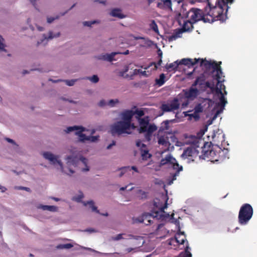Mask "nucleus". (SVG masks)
<instances>
[{
  "instance_id": "obj_54",
  "label": "nucleus",
  "mask_w": 257,
  "mask_h": 257,
  "mask_svg": "<svg viewBox=\"0 0 257 257\" xmlns=\"http://www.w3.org/2000/svg\"><path fill=\"white\" fill-rule=\"evenodd\" d=\"M138 193L141 195L142 199H146L147 198V193L142 190H139Z\"/></svg>"
},
{
  "instance_id": "obj_25",
  "label": "nucleus",
  "mask_w": 257,
  "mask_h": 257,
  "mask_svg": "<svg viewBox=\"0 0 257 257\" xmlns=\"http://www.w3.org/2000/svg\"><path fill=\"white\" fill-rule=\"evenodd\" d=\"M183 32H184L182 29H178L175 30L173 34L171 36H169L168 38L169 41H173L178 38H181L182 37V34Z\"/></svg>"
},
{
  "instance_id": "obj_16",
  "label": "nucleus",
  "mask_w": 257,
  "mask_h": 257,
  "mask_svg": "<svg viewBox=\"0 0 257 257\" xmlns=\"http://www.w3.org/2000/svg\"><path fill=\"white\" fill-rule=\"evenodd\" d=\"M179 107V104L178 99L174 98L170 104H163L161 106V110L164 112H170L177 110Z\"/></svg>"
},
{
  "instance_id": "obj_17",
  "label": "nucleus",
  "mask_w": 257,
  "mask_h": 257,
  "mask_svg": "<svg viewBox=\"0 0 257 257\" xmlns=\"http://www.w3.org/2000/svg\"><path fill=\"white\" fill-rule=\"evenodd\" d=\"M217 159H215L213 162H215L219 161H223L225 159H228V150L227 149L223 148L221 149L219 146L217 145Z\"/></svg>"
},
{
  "instance_id": "obj_31",
  "label": "nucleus",
  "mask_w": 257,
  "mask_h": 257,
  "mask_svg": "<svg viewBox=\"0 0 257 257\" xmlns=\"http://www.w3.org/2000/svg\"><path fill=\"white\" fill-rule=\"evenodd\" d=\"M214 101L210 98H203V100L200 103L203 106L204 109L209 108L214 104Z\"/></svg>"
},
{
  "instance_id": "obj_9",
  "label": "nucleus",
  "mask_w": 257,
  "mask_h": 257,
  "mask_svg": "<svg viewBox=\"0 0 257 257\" xmlns=\"http://www.w3.org/2000/svg\"><path fill=\"white\" fill-rule=\"evenodd\" d=\"M43 157L48 160L50 164L53 165L58 164L60 166L61 171L63 173H65L63 169V165L61 160H59V156L55 155L50 152H45L43 153Z\"/></svg>"
},
{
  "instance_id": "obj_7",
  "label": "nucleus",
  "mask_w": 257,
  "mask_h": 257,
  "mask_svg": "<svg viewBox=\"0 0 257 257\" xmlns=\"http://www.w3.org/2000/svg\"><path fill=\"white\" fill-rule=\"evenodd\" d=\"M160 164L161 165L170 164L173 169L176 170V172L172 175V178L168 180V184L171 185L173 181L176 179V177L179 175V172L183 170V167L179 165L175 158L173 157L171 154L168 155L165 158H163L161 160Z\"/></svg>"
},
{
  "instance_id": "obj_49",
  "label": "nucleus",
  "mask_w": 257,
  "mask_h": 257,
  "mask_svg": "<svg viewBox=\"0 0 257 257\" xmlns=\"http://www.w3.org/2000/svg\"><path fill=\"white\" fill-rule=\"evenodd\" d=\"M96 23H98V21L96 20L91 21H84L83 22V25L84 26L91 27L92 25Z\"/></svg>"
},
{
  "instance_id": "obj_35",
  "label": "nucleus",
  "mask_w": 257,
  "mask_h": 257,
  "mask_svg": "<svg viewBox=\"0 0 257 257\" xmlns=\"http://www.w3.org/2000/svg\"><path fill=\"white\" fill-rule=\"evenodd\" d=\"M157 127L154 124H149L146 128V132H148V135L151 136L152 133L156 131Z\"/></svg>"
},
{
  "instance_id": "obj_63",
  "label": "nucleus",
  "mask_w": 257,
  "mask_h": 257,
  "mask_svg": "<svg viewBox=\"0 0 257 257\" xmlns=\"http://www.w3.org/2000/svg\"><path fill=\"white\" fill-rule=\"evenodd\" d=\"M18 189L19 190H25L27 192H30L31 191V189L30 188H28V187H23V186H20L18 187Z\"/></svg>"
},
{
  "instance_id": "obj_38",
  "label": "nucleus",
  "mask_w": 257,
  "mask_h": 257,
  "mask_svg": "<svg viewBox=\"0 0 257 257\" xmlns=\"http://www.w3.org/2000/svg\"><path fill=\"white\" fill-rule=\"evenodd\" d=\"M205 87L210 89L211 93H215V92H216V91H217V89H216L217 88H215V85H214V84L213 83H211V82H210L209 81H206L205 82Z\"/></svg>"
},
{
  "instance_id": "obj_44",
  "label": "nucleus",
  "mask_w": 257,
  "mask_h": 257,
  "mask_svg": "<svg viewBox=\"0 0 257 257\" xmlns=\"http://www.w3.org/2000/svg\"><path fill=\"white\" fill-rule=\"evenodd\" d=\"M189 249H190V248L188 245L186 247L185 252L184 253H181L179 257H192V254L189 251Z\"/></svg>"
},
{
  "instance_id": "obj_14",
  "label": "nucleus",
  "mask_w": 257,
  "mask_h": 257,
  "mask_svg": "<svg viewBox=\"0 0 257 257\" xmlns=\"http://www.w3.org/2000/svg\"><path fill=\"white\" fill-rule=\"evenodd\" d=\"M119 52H113L111 53H102L94 56V58L98 60H102L109 62H111L113 61H116L117 59L115 58L116 55Z\"/></svg>"
},
{
  "instance_id": "obj_41",
  "label": "nucleus",
  "mask_w": 257,
  "mask_h": 257,
  "mask_svg": "<svg viewBox=\"0 0 257 257\" xmlns=\"http://www.w3.org/2000/svg\"><path fill=\"white\" fill-rule=\"evenodd\" d=\"M73 246L71 243L60 244L56 246V248L59 249H69Z\"/></svg>"
},
{
  "instance_id": "obj_15",
  "label": "nucleus",
  "mask_w": 257,
  "mask_h": 257,
  "mask_svg": "<svg viewBox=\"0 0 257 257\" xmlns=\"http://www.w3.org/2000/svg\"><path fill=\"white\" fill-rule=\"evenodd\" d=\"M182 92L185 98L188 99L193 100L199 93V90L195 87H190L189 89H183Z\"/></svg>"
},
{
  "instance_id": "obj_42",
  "label": "nucleus",
  "mask_w": 257,
  "mask_h": 257,
  "mask_svg": "<svg viewBox=\"0 0 257 257\" xmlns=\"http://www.w3.org/2000/svg\"><path fill=\"white\" fill-rule=\"evenodd\" d=\"M117 170L120 171L119 177H121L126 172L130 171V166L122 167L119 168Z\"/></svg>"
},
{
  "instance_id": "obj_1",
  "label": "nucleus",
  "mask_w": 257,
  "mask_h": 257,
  "mask_svg": "<svg viewBox=\"0 0 257 257\" xmlns=\"http://www.w3.org/2000/svg\"><path fill=\"white\" fill-rule=\"evenodd\" d=\"M162 200L156 198L153 202L154 208L152 209L151 213L144 214L142 218L138 219L137 220L139 222H144L148 225L151 224L152 220L151 218L161 220L162 221L166 220L170 217L169 213L166 212L164 210L168 207V200L169 199L167 194L162 195Z\"/></svg>"
},
{
  "instance_id": "obj_20",
  "label": "nucleus",
  "mask_w": 257,
  "mask_h": 257,
  "mask_svg": "<svg viewBox=\"0 0 257 257\" xmlns=\"http://www.w3.org/2000/svg\"><path fill=\"white\" fill-rule=\"evenodd\" d=\"M215 95L219 97V102L217 103V105L220 107V109L223 110L225 105L227 103L226 98L225 97L222 91L220 90V88H217Z\"/></svg>"
},
{
  "instance_id": "obj_30",
  "label": "nucleus",
  "mask_w": 257,
  "mask_h": 257,
  "mask_svg": "<svg viewBox=\"0 0 257 257\" xmlns=\"http://www.w3.org/2000/svg\"><path fill=\"white\" fill-rule=\"evenodd\" d=\"M143 40V41L142 43L140 44V46L142 47L150 48L154 45L157 46V45L155 44L153 41L151 40L148 38L144 37Z\"/></svg>"
},
{
  "instance_id": "obj_24",
  "label": "nucleus",
  "mask_w": 257,
  "mask_h": 257,
  "mask_svg": "<svg viewBox=\"0 0 257 257\" xmlns=\"http://www.w3.org/2000/svg\"><path fill=\"white\" fill-rule=\"evenodd\" d=\"M110 15L119 19L125 18V16L121 13V10L119 8L113 9L110 13Z\"/></svg>"
},
{
  "instance_id": "obj_6",
  "label": "nucleus",
  "mask_w": 257,
  "mask_h": 257,
  "mask_svg": "<svg viewBox=\"0 0 257 257\" xmlns=\"http://www.w3.org/2000/svg\"><path fill=\"white\" fill-rule=\"evenodd\" d=\"M182 15L183 18H188L194 24L200 21H202L205 23L210 21L209 18L206 17V14L203 13V11L198 8H193L189 11L183 12Z\"/></svg>"
},
{
  "instance_id": "obj_57",
  "label": "nucleus",
  "mask_w": 257,
  "mask_h": 257,
  "mask_svg": "<svg viewBox=\"0 0 257 257\" xmlns=\"http://www.w3.org/2000/svg\"><path fill=\"white\" fill-rule=\"evenodd\" d=\"M77 131L75 133H82L84 132H85L86 131V128L82 126H78Z\"/></svg>"
},
{
  "instance_id": "obj_40",
  "label": "nucleus",
  "mask_w": 257,
  "mask_h": 257,
  "mask_svg": "<svg viewBox=\"0 0 257 257\" xmlns=\"http://www.w3.org/2000/svg\"><path fill=\"white\" fill-rule=\"evenodd\" d=\"M82 79L89 80L94 83H96L99 81V77L97 75H93L91 77H85L82 78Z\"/></svg>"
},
{
  "instance_id": "obj_11",
  "label": "nucleus",
  "mask_w": 257,
  "mask_h": 257,
  "mask_svg": "<svg viewBox=\"0 0 257 257\" xmlns=\"http://www.w3.org/2000/svg\"><path fill=\"white\" fill-rule=\"evenodd\" d=\"M199 151L197 150L196 148L190 147H188L186 149H185L181 155V157L183 159H187V163H190L191 162L194 161V160H190L189 157H196L198 156Z\"/></svg>"
},
{
  "instance_id": "obj_47",
  "label": "nucleus",
  "mask_w": 257,
  "mask_h": 257,
  "mask_svg": "<svg viewBox=\"0 0 257 257\" xmlns=\"http://www.w3.org/2000/svg\"><path fill=\"white\" fill-rule=\"evenodd\" d=\"M189 120H191L193 118L196 120L197 121L200 119V115L195 113V112H193V113H190L188 115Z\"/></svg>"
},
{
  "instance_id": "obj_26",
  "label": "nucleus",
  "mask_w": 257,
  "mask_h": 257,
  "mask_svg": "<svg viewBox=\"0 0 257 257\" xmlns=\"http://www.w3.org/2000/svg\"><path fill=\"white\" fill-rule=\"evenodd\" d=\"M163 3H158L157 7L161 9H169L172 10V2L171 0H161Z\"/></svg>"
},
{
  "instance_id": "obj_27",
  "label": "nucleus",
  "mask_w": 257,
  "mask_h": 257,
  "mask_svg": "<svg viewBox=\"0 0 257 257\" xmlns=\"http://www.w3.org/2000/svg\"><path fill=\"white\" fill-rule=\"evenodd\" d=\"M193 23H192L188 19V20L184 21L182 29L184 32H190L193 29Z\"/></svg>"
},
{
  "instance_id": "obj_10",
  "label": "nucleus",
  "mask_w": 257,
  "mask_h": 257,
  "mask_svg": "<svg viewBox=\"0 0 257 257\" xmlns=\"http://www.w3.org/2000/svg\"><path fill=\"white\" fill-rule=\"evenodd\" d=\"M67 164L68 166H73L76 167L80 162L84 165H86L87 160L81 155L78 156H68L66 158Z\"/></svg>"
},
{
  "instance_id": "obj_55",
  "label": "nucleus",
  "mask_w": 257,
  "mask_h": 257,
  "mask_svg": "<svg viewBox=\"0 0 257 257\" xmlns=\"http://www.w3.org/2000/svg\"><path fill=\"white\" fill-rule=\"evenodd\" d=\"M59 16L57 15L56 17H51L47 18V22L49 24L52 23L54 20L58 19Z\"/></svg>"
},
{
  "instance_id": "obj_48",
  "label": "nucleus",
  "mask_w": 257,
  "mask_h": 257,
  "mask_svg": "<svg viewBox=\"0 0 257 257\" xmlns=\"http://www.w3.org/2000/svg\"><path fill=\"white\" fill-rule=\"evenodd\" d=\"M84 197L83 194L82 192H80V194H79L77 196L74 197L73 200L76 201L77 202H81L82 203V199Z\"/></svg>"
},
{
  "instance_id": "obj_4",
  "label": "nucleus",
  "mask_w": 257,
  "mask_h": 257,
  "mask_svg": "<svg viewBox=\"0 0 257 257\" xmlns=\"http://www.w3.org/2000/svg\"><path fill=\"white\" fill-rule=\"evenodd\" d=\"M204 65L206 70L211 73L213 76H215V79L217 81V85L215 86V88H220L221 91L222 89H225V86L222 83L224 81V79H223L221 80V77H224V76L223 75V73L221 67L218 66L216 62H212L209 61H206Z\"/></svg>"
},
{
  "instance_id": "obj_22",
  "label": "nucleus",
  "mask_w": 257,
  "mask_h": 257,
  "mask_svg": "<svg viewBox=\"0 0 257 257\" xmlns=\"http://www.w3.org/2000/svg\"><path fill=\"white\" fill-rule=\"evenodd\" d=\"M140 127L138 129L140 133H145L146 128L149 124V120L147 118H142L139 119Z\"/></svg>"
},
{
  "instance_id": "obj_2",
  "label": "nucleus",
  "mask_w": 257,
  "mask_h": 257,
  "mask_svg": "<svg viewBox=\"0 0 257 257\" xmlns=\"http://www.w3.org/2000/svg\"><path fill=\"white\" fill-rule=\"evenodd\" d=\"M233 2L234 0H216L215 6L212 7L208 2L209 12L206 14V16L209 20H211V21L208 23H212L216 21L224 22L227 18L226 13L229 8L227 4H231Z\"/></svg>"
},
{
  "instance_id": "obj_50",
  "label": "nucleus",
  "mask_w": 257,
  "mask_h": 257,
  "mask_svg": "<svg viewBox=\"0 0 257 257\" xmlns=\"http://www.w3.org/2000/svg\"><path fill=\"white\" fill-rule=\"evenodd\" d=\"M119 103V100L118 99H110L108 102L107 104L111 107H113L117 103Z\"/></svg>"
},
{
  "instance_id": "obj_21",
  "label": "nucleus",
  "mask_w": 257,
  "mask_h": 257,
  "mask_svg": "<svg viewBox=\"0 0 257 257\" xmlns=\"http://www.w3.org/2000/svg\"><path fill=\"white\" fill-rule=\"evenodd\" d=\"M217 156V145L214 149L207 151L204 152L203 155L199 156V158L202 159H205L207 158L214 159L215 160V157Z\"/></svg>"
},
{
  "instance_id": "obj_34",
  "label": "nucleus",
  "mask_w": 257,
  "mask_h": 257,
  "mask_svg": "<svg viewBox=\"0 0 257 257\" xmlns=\"http://www.w3.org/2000/svg\"><path fill=\"white\" fill-rule=\"evenodd\" d=\"M179 60H177L173 63L170 64H167L165 66V68L169 71L171 70H176L178 67L179 66Z\"/></svg>"
},
{
  "instance_id": "obj_52",
  "label": "nucleus",
  "mask_w": 257,
  "mask_h": 257,
  "mask_svg": "<svg viewBox=\"0 0 257 257\" xmlns=\"http://www.w3.org/2000/svg\"><path fill=\"white\" fill-rule=\"evenodd\" d=\"M162 58H160L158 62L157 63H155V62H152L150 63V65L149 67L150 66H152L153 65H154L155 66V69H157L158 68V66H160L162 63Z\"/></svg>"
},
{
  "instance_id": "obj_23",
  "label": "nucleus",
  "mask_w": 257,
  "mask_h": 257,
  "mask_svg": "<svg viewBox=\"0 0 257 257\" xmlns=\"http://www.w3.org/2000/svg\"><path fill=\"white\" fill-rule=\"evenodd\" d=\"M37 208L42 209L44 211L48 210L52 212H56L58 211V207L54 205L39 204L37 206Z\"/></svg>"
},
{
  "instance_id": "obj_8",
  "label": "nucleus",
  "mask_w": 257,
  "mask_h": 257,
  "mask_svg": "<svg viewBox=\"0 0 257 257\" xmlns=\"http://www.w3.org/2000/svg\"><path fill=\"white\" fill-rule=\"evenodd\" d=\"M253 209L251 206L247 203L244 204L240 208L238 213V222L241 225L248 223L252 216Z\"/></svg>"
},
{
  "instance_id": "obj_51",
  "label": "nucleus",
  "mask_w": 257,
  "mask_h": 257,
  "mask_svg": "<svg viewBox=\"0 0 257 257\" xmlns=\"http://www.w3.org/2000/svg\"><path fill=\"white\" fill-rule=\"evenodd\" d=\"M78 125H74L72 126L67 127L66 130H65V132L66 133H70L74 131L77 130Z\"/></svg>"
},
{
  "instance_id": "obj_12",
  "label": "nucleus",
  "mask_w": 257,
  "mask_h": 257,
  "mask_svg": "<svg viewBox=\"0 0 257 257\" xmlns=\"http://www.w3.org/2000/svg\"><path fill=\"white\" fill-rule=\"evenodd\" d=\"M206 60H204L200 58H195L194 59H192L191 58H183L181 59L180 61H179V65H184L188 66V68L193 67L195 64H197L199 61H200V66H204V63Z\"/></svg>"
},
{
  "instance_id": "obj_36",
  "label": "nucleus",
  "mask_w": 257,
  "mask_h": 257,
  "mask_svg": "<svg viewBox=\"0 0 257 257\" xmlns=\"http://www.w3.org/2000/svg\"><path fill=\"white\" fill-rule=\"evenodd\" d=\"M165 75L164 73H162L160 75L159 78H157L155 80L156 84L158 85L159 86L163 85L165 82Z\"/></svg>"
},
{
  "instance_id": "obj_29",
  "label": "nucleus",
  "mask_w": 257,
  "mask_h": 257,
  "mask_svg": "<svg viewBox=\"0 0 257 257\" xmlns=\"http://www.w3.org/2000/svg\"><path fill=\"white\" fill-rule=\"evenodd\" d=\"M175 121V119L166 120L162 122L161 126L159 128V132H162L165 130L169 129V123L174 122Z\"/></svg>"
},
{
  "instance_id": "obj_58",
  "label": "nucleus",
  "mask_w": 257,
  "mask_h": 257,
  "mask_svg": "<svg viewBox=\"0 0 257 257\" xmlns=\"http://www.w3.org/2000/svg\"><path fill=\"white\" fill-rule=\"evenodd\" d=\"M222 111H223V110H222V109H219V110H217L216 111V112H215V114L214 115V116H213V117H212V120H215V119L217 118V117L218 115L219 114H220V113H221V112H222Z\"/></svg>"
},
{
  "instance_id": "obj_45",
  "label": "nucleus",
  "mask_w": 257,
  "mask_h": 257,
  "mask_svg": "<svg viewBox=\"0 0 257 257\" xmlns=\"http://www.w3.org/2000/svg\"><path fill=\"white\" fill-rule=\"evenodd\" d=\"M99 138V136H87V141H89L91 143H96L98 141Z\"/></svg>"
},
{
  "instance_id": "obj_43",
  "label": "nucleus",
  "mask_w": 257,
  "mask_h": 257,
  "mask_svg": "<svg viewBox=\"0 0 257 257\" xmlns=\"http://www.w3.org/2000/svg\"><path fill=\"white\" fill-rule=\"evenodd\" d=\"M150 28L157 34L159 33V29L158 26L156 23L155 20H152L151 24H150Z\"/></svg>"
},
{
  "instance_id": "obj_56",
  "label": "nucleus",
  "mask_w": 257,
  "mask_h": 257,
  "mask_svg": "<svg viewBox=\"0 0 257 257\" xmlns=\"http://www.w3.org/2000/svg\"><path fill=\"white\" fill-rule=\"evenodd\" d=\"M136 146L138 147H139L140 148V149L141 148H146V145L143 143H142V142L140 141V140H138L136 142Z\"/></svg>"
},
{
  "instance_id": "obj_19",
  "label": "nucleus",
  "mask_w": 257,
  "mask_h": 257,
  "mask_svg": "<svg viewBox=\"0 0 257 257\" xmlns=\"http://www.w3.org/2000/svg\"><path fill=\"white\" fill-rule=\"evenodd\" d=\"M134 114V112L132 110H125L120 113L119 116L121 117V120L129 123H133L132 120Z\"/></svg>"
},
{
  "instance_id": "obj_5",
  "label": "nucleus",
  "mask_w": 257,
  "mask_h": 257,
  "mask_svg": "<svg viewBox=\"0 0 257 257\" xmlns=\"http://www.w3.org/2000/svg\"><path fill=\"white\" fill-rule=\"evenodd\" d=\"M135 126L134 123H129L122 120L117 121L110 126V133L112 136L121 135L123 134H131V130H134Z\"/></svg>"
},
{
  "instance_id": "obj_59",
  "label": "nucleus",
  "mask_w": 257,
  "mask_h": 257,
  "mask_svg": "<svg viewBox=\"0 0 257 257\" xmlns=\"http://www.w3.org/2000/svg\"><path fill=\"white\" fill-rule=\"evenodd\" d=\"M106 105V102L104 99L101 100L98 103V105L101 107H103L105 106Z\"/></svg>"
},
{
  "instance_id": "obj_37",
  "label": "nucleus",
  "mask_w": 257,
  "mask_h": 257,
  "mask_svg": "<svg viewBox=\"0 0 257 257\" xmlns=\"http://www.w3.org/2000/svg\"><path fill=\"white\" fill-rule=\"evenodd\" d=\"M76 136L79 137L78 141L81 143H84L87 139V136L83 133H75Z\"/></svg>"
},
{
  "instance_id": "obj_62",
  "label": "nucleus",
  "mask_w": 257,
  "mask_h": 257,
  "mask_svg": "<svg viewBox=\"0 0 257 257\" xmlns=\"http://www.w3.org/2000/svg\"><path fill=\"white\" fill-rule=\"evenodd\" d=\"M163 226H164V224L163 223H160V224H158V225H157V226L156 227V229L155 230L156 234L158 233V232L159 231V230L161 228H162Z\"/></svg>"
},
{
  "instance_id": "obj_53",
  "label": "nucleus",
  "mask_w": 257,
  "mask_h": 257,
  "mask_svg": "<svg viewBox=\"0 0 257 257\" xmlns=\"http://www.w3.org/2000/svg\"><path fill=\"white\" fill-rule=\"evenodd\" d=\"M173 240H175L177 243H180L181 244H183L186 241L187 243L188 244V242L185 237L179 240V237L176 236L175 239H173Z\"/></svg>"
},
{
  "instance_id": "obj_32",
  "label": "nucleus",
  "mask_w": 257,
  "mask_h": 257,
  "mask_svg": "<svg viewBox=\"0 0 257 257\" xmlns=\"http://www.w3.org/2000/svg\"><path fill=\"white\" fill-rule=\"evenodd\" d=\"M84 206L89 205L92 211L95 212L97 213H100L99 211L97 209V207L94 205V202L92 200L87 201L86 202H82Z\"/></svg>"
},
{
  "instance_id": "obj_61",
  "label": "nucleus",
  "mask_w": 257,
  "mask_h": 257,
  "mask_svg": "<svg viewBox=\"0 0 257 257\" xmlns=\"http://www.w3.org/2000/svg\"><path fill=\"white\" fill-rule=\"evenodd\" d=\"M2 40H3L2 37L0 36V50L3 51L5 50V45L3 43Z\"/></svg>"
},
{
  "instance_id": "obj_18",
  "label": "nucleus",
  "mask_w": 257,
  "mask_h": 257,
  "mask_svg": "<svg viewBox=\"0 0 257 257\" xmlns=\"http://www.w3.org/2000/svg\"><path fill=\"white\" fill-rule=\"evenodd\" d=\"M122 239H134L137 240H143V238L141 236L134 235L132 234H127L120 233L115 236L112 237V239L114 241H117Z\"/></svg>"
},
{
  "instance_id": "obj_39",
  "label": "nucleus",
  "mask_w": 257,
  "mask_h": 257,
  "mask_svg": "<svg viewBox=\"0 0 257 257\" xmlns=\"http://www.w3.org/2000/svg\"><path fill=\"white\" fill-rule=\"evenodd\" d=\"M204 110L203 106L202 103L197 104L194 108V111L195 113L199 114L200 113L202 112Z\"/></svg>"
},
{
  "instance_id": "obj_3",
  "label": "nucleus",
  "mask_w": 257,
  "mask_h": 257,
  "mask_svg": "<svg viewBox=\"0 0 257 257\" xmlns=\"http://www.w3.org/2000/svg\"><path fill=\"white\" fill-rule=\"evenodd\" d=\"M204 65L206 70L211 73L213 76H215V79L217 81V85L215 86V88H220L221 91L222 89H225V86L222 83L224 81V79H223L221 80V77H224V76L223 75V73L221 67L218 66L216 62H212L209 61H206Z\"/></svg>"
},
{
  "instance_id": "obj_13",
  "label": "nucleus",
  "mask_w": 257,
  "mask_h": 257,
  "mask_svg": "<svg viewBox=\"0 0 257 257\" xmlns=\"http://www.w3.org/2000/svg\"><path fill=\"white\" fill-rule=\"evenodd\" d=\"M60 36V33L57 32L54 33L52 31H49L48 34H44L42 38L37 42V45H43L44 46L47 44L48 41L54 38H58Z\"/></svg>"
},
{
  "instance_id": "obj_60",
  "label": "nucleus",
  "mask_w": 257,
  "mask_h": 257,
  "mask_svg": "<svg viewBox=\"0 0 257 257\" xmlns=\"http://www.w3.org/2000/svg\"><path fill=\"white\" fill-rule=\"evenodd\" d=\"M84 231L85 232H88L90 233L98 232V231L97 230L92 228H87L85 230H84Z\"/></svg>"
},
{
  "instance_id": "obj_46",
  "label": "nucleus",
  "mask_w": 257,
  "mask_h": 257,
  "mask_svg": "<svg viewBox=\"0 0 257 257\" xmlns=\"http://www.w3.org/2000/svg\"><path fill=\"white\" fill-rule=\"evenodd\" d=\"M79 79H71V80H63L66 84L69 86H72L74 85L75 83L78 81Z\"/></svg>"
},
{
  "instance_id": "obj_64",
  "label": "nucleus",
  "mask_w": 257,
  "mask_h": 257,
  "mask_svg": "<svg viewBox=\"0 0 257 257\" xmlns=\"http://www.w3.org/2000/svg\"><path fill=\"white\" fill-rule=\"evenodd\" d=\"M115 144H116L115 141H112V143L107 146L106 149L110 150L111 148V147L112 146H115Z\"/></svg>"
},
{
  "instance_id": "obj_33",
  "label": "nucleus",
  "mask_w": 257,
  "mask_h": 257,
  "mask_svg": "<svg viewBox=\"0 0 257 257\" xmlns=\"http://www.w3.org/2000/svg\"><path fill=\"white\" fill-rule=\"evenodd\" d=\"M140 151L143 160H147L152 156V155L149 153V150L148 149L141 148Z\"/></svg>"
},
{
  "instance_id": "obj_28",
  "label": "nucleus",
  "mask_w": 257,
  "mask_h": 257,
  "mask_svg": "<svg viewBox=\"0 0 257 257\" xmlns=\"http://www.w3.org/2000/svg\"><path fill=\"white\" fill-rule=\"evenodd\" d=\"M158 144L165 147H169L171 143L168 137L161 136L158 139Z\"/></svg>"
}]
</instances>
